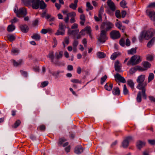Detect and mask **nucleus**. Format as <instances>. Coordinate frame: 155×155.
Masks as SVG:
<instances>
[{"mask_svg": "<svg viewBox=\"0 0 155 155\" xmlns=\"http://www.w3.org/2000/svg\"><path fill=\"white\" fill-rule=\"evenodd\" d=\"M155 34V30L150 28L147 31H144L141 33L139 39L142 40L143 39L147 40L153 36Z\"/></svg>", "mask_w": 155, "mask_h": 155, "instance_id": "1", "label": "nucleus"}, {"mask_svg": "<svg viewBox=\"0 0 155 155\" xmlns=\"http://www.w3.org/2000/svg\"><path fill=\"white\" fill-rule=\"evenodd\" d=\"M145 75L142 74L139 76L137 79V82L138 83L137 86V88L139 90H141L143 88H145L147 85V83L144 81Z\"/></svg>", "mask_w": 155, "mask_h": 155, "instance_id": "2", "label": "nucleus"}, {"mask_svg": "<svg viewBox=\"0 0 155 155\" xmlns=\"http://www.w3.org/2000/svg\"><path fill=\"white\" fill-rule=\"evenodd\" d=\"M40 1V0H23V2L25 5L31 4L32 8L35 9L39 8Z\"/></svg>", "mask_w": 155, "mask_h": 155, "instance_id": "3", "label": "nucleus"}, {"mask_svg": "<svg viewBox=\"0 0 155 155\" xmlns=\"http://www.w3.org/2000/svg\"><path fill=\"white\" fill-rule=\"evenodd\" d=\"M141 61L140 56H137V55H134L132 57L130 60L128 61L127 64L128 65H134L138 64Z\"/></svg>", "mask_w": 155, "mask_h": 155, "instance_id": "4", "label": "nucleus"}, {"mask_svg": "<svg viewBox=\"0 0 155 155\" xmlns=\"http://www.w3.org/2000/svg\"><path fill=\"white\" fill-rule=\"evenodd\" d=\"M114 26V25L109 21L103 22L100 26V28L102 30H104L107 32L110 30Z\"/></svg>", "mask_w": 155, "mask_h": 155, "instance_id": "5", "label": "nucleus"}, {"mask_svg": "<svg viewBox=\"0 0 155 155\" xmlns=\"http://www.w3.org/2000/svg\"><path fill=\"white\" fill-rule=\"evenodd\" d=\"M58 27V29L55 33V35H64L65 34L66 28L65 25L64 24L60 22L59 24Z\"/></svg>", "mask_w": 155, "mask_h": 155, "instance_id": "6", "label": "nucleus"}, {"mask_svg": "<svg viewBox=\"0 0 155 155\" xmlns=\"http://www.w3.org/2000/svg\"><path fill=\"white\" fill-rule=\"evenodd\" d=\"M14 12L15 13H16L17 16L18 17H24L27 13L26 9L24 8H20L17 10L15 9H14Z\"/></svg>", "mask_w": 155, "mask_h": 155, "instance_id": "7", "label": "nucleus"}, {"mask_svg": "<svg viewBox=\"0 0 155 155\" xmlns=\"http://www.w3.org/2000/svg\"><path fill=\"white\" fill-rule=\"evenodd\" d=\"M107 32L104 30H101V31L100 35L98 38L99 41L101 43H104L107 39Z\"/></svg>", "mask_w": 155, "mask_h": 155, "instance_id": "8", "label": "nucleus"}, {"mask_svg": "<svg viewBox=\"0 0 155 155\" xmlns=\"http://www.w3.org/2000/svg\"><path fill=\"white\" fill-rule=\"evenodd\" d=\"M133 140V138L132 136L127 137L122 143V147L124 148L127 147L129 146V142Z\"/></svg>", "mask_w": 155, "mask_h": 155, "instance_id": "9", "label": "nucleus"}, {"mask_svg": "<svg viewBox=\"0 0 155 155\" xmlns=\"http://www.w3.org/2000/svg\"><path fill=\"white\" fill-rule=\"evenodd\" d=\"M110 37L113 39H117L120 36L119 31L116 30H113L110 33Z\"/></svg>", "mask_w": 155, "mask_h": 155, "instance_id": "10", "label": "nucleus"}, {"mask_svg": "<svg viewBox=\"0 0 155 155\" xmlns=\"http://www.w3.org/2000/svg\"><path fill=\"white\" fill-rule=\"evenodd\" d=\"M117 82L119 81L123 83L126 82V81L124 77H122L120 74L117 73L114 76Z\"/></svg>", "mask_w": 155, "mask_h": 155, "instance_id": "11", "label": "nucleus"}, {"mask_svg": "<svg viewBox=\"0 0 155 155\" xmlns=\"http://www.w3.org/2000/svg\"><path fill=\"white\" fill-rule=\"evenodd\" d=\"M66 139L64 138H60L59 139V140L58 142V146H62L63 147H65L68 146V142H66L64 143L66 141Z\"/></svg>", "mask_w": 155, "mask_h": 155, "instance_id": "12", "label": "nucleus"}, {"mask_svg": "<svg viewBox=\"0 0 155 155\" xmlns=\"http://www.w3.org/2000/svg\"><path fill=\"white\" fill-rule=\"evenodd\" d=\"M107 3L110 10L113 12H114L116 10V7L114 3L111 0H108Z\"/></svg>", "mask_w": 155, "mask_h": 155, "instance_id": "13", "label": "nucleus"}, {"mask_svg": "<svg viewBox=\"0 0 155 155\" xmlns=\"http://www.w3.org/2000/svg\"><path fill=\"white\" fill-rule=\"evenodd\" d=\"M138 70L143 71L144 70V69L140 66H136L135 67L130 69V73L131 74H133Z\"/></svg>", "mask_w": 155, "mask_h": 155, "instance_id": "14", "label": "nucleus"}, {"mask_svg": "<svg viewBox=\"0 0 155 155\" xmlns=\"http://www.w3.org/2000/svg\"><path fill=\"white\" fill-rule=\"evenodd\" d=\"M83 147L80 145L76 147L74 149V152L77 154H80L83 151Z\"/></svg>", "mask_w": 155, "mask_h": 155, "instance_id": "15", "label": "nucleus"}, {"mask_svg": "<svg viewBox=\"0 0 155 155\" xmlns=\"http://www.w3.org/2000/svg\"><path fill=\"white\" fill-rule=\"evenodd\" d=\"M145 143L141 140H138L136 143V146L138 149L140 150L144 146Z\"/></svg>", "mask_w": 155, "mask_h": 155, "instance_id": "16", "label": "nucleus"}, {"mask_svg": "<svg viewBox=\"0 0 155 155\" xmlns=\"http://www.w3.org/2000/svg\"><path fill=\"white\" fill-rule=\"evenodd\" d=\"M121 65L119 61L118 60L116 61L114 63L115 70L117 72L119 71L121 69Z\"/></svg>", "mask_w": 155, "mask_h": 155, "instance_id": "17", "label": "nucleus"}, {"mask_svg": "<svg viewBox=\"0 0 155 155\" xmlns=\"http://www.w3.org/2000/svg\"><path fill=\"white\" fill-rule=\"evenodd\" d=\"M20 28L21 31L24 33H26L28 31V27L26 25H22L20 26Z\"/></svg>", "mask_w": 155, "mask_h": 155, "instance_id": "18", "label": "nucleus"}, {"mask_svg": "<svg viewBox=\"0 0 155 155\" xmlns=\"http://www.w3.org/2000/svg\"><path fill=\"white\" fill-rule=\"evenodd\" d=\"M47 58H49L50 59L51 62H54V52L53 51H49V54L47 56Z\"/></svg>", "mask_w": 155, "mask_h": 155, "instance_id": "19", "label": "nucleus"}, {"mask_svg": "<svg viewBox=\"0 0 155 155\" xmlns=\"http://www.w3.org/2000/svg\"><path fill=\"white\" fill-rule=\"evenodd\" d=\"M79 32V30L78 29L75 30H71L69 29L68 30V34L73 35L74 37L75 38V35L78 34Z\"/></svg>", "mask_w": 155, "mask_h": 155, "instance_id": "20", "label": "nucleus"}, {"mask_svg": "<svg viewBox=\"0 0 155 155\" xmlns=\"http://www.w3.org/2000/svg\"><path fill=\"white\" fill-rule=\"evenodd\" d=\"M146 13L152 20V18H153L155 16V12L153 11H147Z\"/></svg>", "mask_w": 155, "mask_h": 155, "instance_id": "21", "label": "nucleus"}, {"mask_svg": "<svg viewBox=\"0 0 155 155\" xmlns=\"http://www.w3.org/2000/svg\"><path fill=\"white\" fill-rule=\"evenodd\" d=\"M113 94L114 95H119L120 94V90L118 87H114L112 91Z\"/></svg>", "mask_w": 155, "mask_h": 155, "instance_id": "22", "label": "nucleus"}, {"mask_svg": "<svg viewBox=\"0 0 155 155\" xmlns=\"http://www.w3.org/2000/svg\"><path fill=\"white\" fill-rule=\"evenodd\" d=\"M78 2V0H75L74 3H71L69 5V7L75 10L77 7V3Z\"/></svg>", "mask_w": 155, "mask_h": 155, "instance_id": "23", "label": "nucleus"}, {"mask_svg": "<svg viewBox=\"0 0 155 155\" xmlns=\"http://www.w3.org/2000/svg\"><path fill=\"white\" fill-rule=\"evenodd\" d=\"M113 86L112 84L108 83L105 85L104 88L107 90L110 91L111 90Z\"/></svg>", "mask_w": 155, "mask_h": 155, "instance_id": "24", "label": "nucleus"}, {"mask_svg": "<svg viewBox=\"0 0 155 155\" xmlns=\"http://www.w3.org/2000/svg\"><path fill=\"white\" fill-rule=\"evenodd\" d=\"M97 57L99 58H103L106 56V54L104 52L99 51L97 53Z\"/></svg>", "mask_w": 155, "mask_h": 155, "instance_id": "25", "label": "nucleus"}, {"mask_svg": "<svg viewBox=\"0 0 155 155\" xmlns=\"http://www.w3.org/2000/svg\"><path fill=\"white\" fill-rule=\"evenodd\" d=\"M47 5L43 0L40 1L39 3V7L41 9H45Z\"/></svg>", "mask_w": 155, "mask_h": 155, "instance_id": "26", "label": "nucleus"}, {"mask_svg": "<svg viewBox=\"0 0 155 155\" xmlns=\"http://www.w3.org/2000/svg\"><path fill=\"white\" fill-rule=\"evenodd\" d=\"M23 60L20 59L18 62L16 61L15 60H13L12 62L14 66L17 67L21 65L23 62Z\"/></svg>", "mask_w": 155, "mask_h": 155, "instance_id": "27", "label": "nucleus"}, {"mask_svg": "<svg viewBox=\"0 0 155 155\" xmlns=\"http://www.w3.org/2000/svg\"><path fill=\"white\" fill-rule=\"evenodd\" d=\"M80 19L81 21H80V24L82 25H83L85 21V18L84 14H82L80 15Z\"/></svg>", "mask_w": 155, "mask_h": 155, "instance_id": "28", "label": "nucleus"}, {"mask_svg": "<svg viewBox=\"0 0 155 155\" xmlns=\"http://www.w3.org/2000/svg\"><path fill=\"white\" fill-rule=\"evenodd\" d=\"M63 54V52L61 51H59V54L57 52H56L55 53V57L57 59L61 58L62 57Z\"/></svg>", "mask_w": 155, "mask_h": 155, "instance_id": "29", "label": "nucleus"}, {"mask_svg": "<svg viewBox=\"0 0 155 155\" xmlns=\"http://www.w3.org/2000/svg\"><path fill=\"white\" fill-rule=\"evenodd\" d=\"M120 54L118 52L114 53L111 56L110 58L113 60H114Z\"/></svg>", "mask_w": 155, "mask_h": 155, "instance_id": "30", "label": "nucleus"}, {"mask_svg": "<svg viewBox=\"0 0 155 155\" xmlns=\"http://www.w3.org/2000/svg\"><path fill=\"white\" fill-rule=\"evenodd\" d=\"M127 84L129 86L132 88L133 89L134 87V83L132 80H129L127 81Z\"/></svg>", "mask_w": 155, "mask_h": 155, "instance_id": "31", "label": "nucleus"}, {"mask_svg": "<svg viewBox=\"0 0 155 155\" xmlns=\"http://www.w3.org/2000/svg\"><path fill=\"white\" fill-rule=\"evenodd\" d=\"M155 41V37L153 38L147 43V46L149 48L151 47L153 45Z\"/></svg>", "mask_w": 155, "mask_h": 155, "instance_id": "32", "label": "nucleus"}, {"mask_svg": "<svg viewBox=\"0 0 155 155\" xmlns=\"http://www.w3.org/2000/svg\"><path fill=\"white\" fill-rule=\"evenodd\" d=\"M15 29V27L12 24L9 25L7 28V31L9 32H12Z\"/></svg>", "mask_w": 155, "mask_h": 155, "instance_id": "33", "label": "nucleus"}, {"mask_svg": "<svg viewBox=\"0 0 155 155\" xmlns=\"http://www.w3.org/2000/svg\"><path fill=\"white\" fill-rule=\"evenodd\" d=\"M31 37L32 39L36 40H39L40 39V35L36 34H34Z\"/></svg>", "mask_w": 155, "mask_h": 155, "instance_id": "34", "label": "nucleus"}, {"mask_svg": "<svg viewBox=\"0 0 155 155\" xmlns=\"http://www.w3.org/2000/svg\"><path fill=\"white\" fill-rule=\"evenodd\" d=\"M7 37L9 40L11 41H14L15 39V37L12 34L8 35L7 36Z\"/></svg>", "mask_w": 155, "mask_h": 155, "instance_id": "35", "label": "nucleus"}, {"mask_svg": "<svg viewBox=\"0 0 155 155\" xmlns=\"http://www.w3.org/2000/svg\"><path fill=\"white\" fill-rule=\"evenodd\" d=\"M21 122L20 120H18L16 121L14 124L12 126L13 128H16L20 124Z\"/></svg>", "mask_w": 155, "mask_h": 155, "instance_id": "36", "label": "nucleus"}, {"mask_svg": "<svg viewBox=\"0 0 155 155\" xmlns=\"http://www.w3.org/2000/svg\"><path fill=\"white\" fill-rule=\"evenodd\" d=\"M136 49L137 48H133L130 50H128L127 51L128 54H133L135 53L136 52Z\"/></svg>", "mask_w": 155, "mask_h": 155, "instance_id": "37", "label": "nucleus"}, {"mask_svg": "<svg viewBox=\"0 0 155 155\" xmlns=\"http://www.w3.org/2000/svg\"><path fill=\"white\" fill-rule=\"evenodd\" d=\"M137 100L138 102H140L141 101V92L139 91L137 94Z\"/></svg>", "mask_w": 155, "mask_h": 155, "instance_id": "38", "label": "nucleus"}, {"mask_svg": "<svg viewBox=\"0 0 155 155\" xmlns=\"http://www.w3.org/2000/svg\"><path fill=\"white\" fill-rule=\"evenodd\" d=\"M123 92L124 94L125 95H127L129 93V91L127 89L125 84L124 85Z\"/></svg>", "mask_w": 155, "mask_h": 155, "instance_id": "39", "label": "nucleus"}, {"mask_svg": "<svg viewBox=\"0 0 155 155\" xmlns=\"http://www.w3.org/2000/svg\"><path fill=\"white\" fill-rule=\"evenodd\" d=\"M144 67L146 68H150L151 66V64L147 61L144 62L143 64Z\"/></svg>", "mask_w": 155, "mask_h": 155, "instance_id": "40", "label": "nucleus"}, {"mask_svg": "<svg viewBox=\"0 0 155 155\" xmlns=\"http://www.w3.org/2000/svg\"><path fill=\"white\" fill-rule=\"evenodd\" d=\"M142 90V94L143 97L145 99H147V95L145 93L146 89L145 88H143L141 89Z\"/></svg>", "mask_w": 155, "mask_h": 155, "instance_id": "41", "label": "nucleus"}, {"mask_svg": "<svg viewBox=\"0 0 155 155\" xmlns=\"http://www.w3.org/2000/svg\"><path fill=\"white\" fill-rule=\"evenodd\" d=\"M61 71H58L57 72H53L51 73L52 75L55 77L56 78H58L59 74L60 73Z\"/></svg>", "mask_w": 155, "mask_h": 155, "instance_id": "42", "label": "nucleus"}, {"mask_svg": "<svg viewBox=\"0 0 155 155\" xmlns=\"http://www.w3.org/2000/svg\"><path fill=\"white\" fill-rule=\"evenodd\" d=\"M67 15L69 17H74L76 16V14L74 12H72L67 14Z\"/></svg>", "mask_w": 155, "mask_h": 155, "instance_id": "43", "label": "nucleus"}, {"mask_svg": "<svg viewBox=\"0 0 155 155\" xmlns=\"http://www.w3.org/2000/svg\"><path fill=\"white\" fill-rule=\"evenodd\" d=\"M154 77V75L153 73H150V74L149 77H148V82H150L151 81L153 80Z\"/></svg>", "mask_w": 155, "mask_h": 155, "instance_id": "44", "label": "nucleus"}, {"mask_svg": "<svg viewBox=\"0 0 155 155\" xmlns=\"http://www.w3.org/2000/svg\"><path fill=\"white\" fill-rule=\"evenodd\" d=\"M119 43L121 46L124 47L125 46V39L122 38L119 41Z\"/></svg>", "mask_w": 155, "mask_h": 155, "instance_id": "45", "label": "nucleus"}, {"mask_svg": "<svg viewBox=\"0 0 155 155\" xmlns=\"http://www.w3.org/2000/svg\"><path fill=\"white\" fill-rule=\"evenodd\" d=\"M107 78V76L106 75H105L104 77H102L101 78V83L102 84L105 81Z\"/></svg>", "mask_w": 155, "mask_h": 155, "instance_id": "46", "label": "nucleus"}, {"mask_svg": "<svg viewBox=\"0 0 155 155\" xmlns=\"http://www.w3.org/2000/svg\"><path fill=\"white\" fill-rule=\"evenodd\" d=\"M126 3L125 0H123L120 3V6L123 8L126 7Z\"/></svg>", "mask_w": 155, "mask_h": 155, "instance_id": "47", "label": "nucleus"}, {"mask_svg": "<svg viewBox=\"0 0 155 155\" xmlns=\"http://www.w3.org/2000/svg\"><path fill=\"white\" fill-rule=\"evenodd\" d=\"M48 84V81H44L42 82L41 85V87H44L47 86Z\"/></svg>", "mask_w": 155, "mask_h": 155, "instance_id": "48", "label": "nucleus"}, {"mask_svg": "<svg viewBox=\"0 0 155 155\" xmlns=\"http://www.w3.org/2000/svg\"><path fill=\"white\" fill-rule=\"evenodd\" d=\"M115 16L118 18H120L121 17L120 12L119 10H117L115 12Z\"/></svg>", "mask_w": 155, "mask_h": 155, "instance_id": "49", "label": "nucleus"}, {"mask_svg": "<svg viewBox=\"0 0 155 155\" xmlns=\"http://www.w3.org/2000/svg\"><path fill=\"white\" fill-rule=\"evenodd\" d=\"M38 129L41 131H45L46 129V127L45 125H42L38 127L37 129Z\"/></svg>", "mask_w": 155, "mask_h": 155, "instance_id": "50", "label": "nucleus"}, {"mask_svg": "<svg viewBox=\"0 0 155 155\" xmlns=\"http://www.w3.org/2000/svg\"><path fill=\"white\" fill-rule=\"evenodd\" d=\"M78 41L76 40L75 39L74 40L73 42V47H74V49H75V47H76L78 45Z\"/></svg>", "mask_w": 155, "mask_h": 155, "instance_id": "51", "label": "nucleus"}, {"mask_svg": "<svg viewBox=\"0 0 155 155\" xmlns=\"http://www.w3.org/2000/svg\"><path fill=\"white\" fill-rule=\"evenodd\" d=\"M12 52L14 54H17L19 53V50L17 48L13 49L12 50Z\"/></svg>", "mask_w": 155, "mask_h": 155, "instance_id": "52", "label": "nucleus"}, {"mask_svg": "<svg viewBox=\"0 0 155 155\" xmlns=\"http://www.w3.org/2000/svg\"><path fill=\"white\" fill-rule=\"evenodd\" d=\"M20 72L22 75L24 76L25 77H27L28 74L26 71H23L22 70H21L20 71Z\"/></svg>", "mask_w": 155, "mask_h": 155, "instance_id": "53", "label": "nucleus"}, {"mask_svg": "<svg viewBox=\"0 0 155 155\" xmlns=\"http://www.w3.org/2000/svg\"><path fill=\"white\" fill-rule=\"evenodd\" d=\"M71 81L74 83H81V81L77 79H72L71 80Z\"/></svg>", "mask_w": 155, "mask_h": 155, "instance_id": "54", "label": "nucleus"}, {"mask_svg": "<svg viewBox=\"0 0 155 155\" xmlns=\"http://www.w3.org/2000/svg\"><path fill=\"white\" fill-rule=\"evenodd\" d=\"M86 6L90 10H91L93 8V7L91 5L90 3L89 2H87Z\"/></svg>", "mask_w": 155, "mask_h": 155, "instance_id": "55", "label": "nucleus"}, {"mask_svg": "<svg viewBox=\"0 0 155 155\" xmlns=\"http://www.w3.org/2000/svg\"><path fill=\"white\" fill-rule=\"evenodd\" d=\"M115 26L120 29H121L123 27L120 22L116 23Z\"/></svg>", "mask_w": 155, "mask_h": 155, "instance_id": "56", "label": "nucleus"}, {"mask_svg": "<svg viewBox=\"0 0 155 155\" xmlns=\"http://www.w3.org/2000/svg\"><path fill=\"white\" fill-rule=\"evenodd\" d=\"M85 30L87 31V33L89 34V33H91V28L90 26L86 27Z\"/></svg>", "mask_w": 155, "mask_h": 155, "instance_id": "57", "label": "nucleus"}, {"mask_svg": "<svg viewBox=\"0 0 155 155\" xmlns=\"http://www.w3.org/2000/svg\"><path fill=\"white\" fill-rule=\"evenodd\" d=\"M148 141L151 145H153L155 144V140H148Z\"/></svg>", "mask_w": 155, "mask_h": 155, "instance_id": "58", "label": "nucleus"}, {"mask_svg": "<svg viewBox=\"0 0 155 155\" xmlns=\"http://www.w3.org/2000/svg\"><path fill=\"white\" fill-rule=\"evenodd\" d=\"M69 37H66L64 39V43L66 44L67 45H68L69 43Z\"/></svg>", "mask_w": 155, "mask_h": 155, "instance_id": "59", "label": "nucleus"}, {"mask_svg": "<svg viewBox=\"0 0 155 155\" xmlns=\"http://www.w3.org/2000/svg\"><path fill=\"white\" fill-rule=\"evenodd\" d=\"M126 45L127 46H129L130 45V42L128 38H127L126 40Z\"/></svg>", "mask_w": 155, "mask_h": 155, "instance_id": "60", "label": "nucleus"}, {"mask_svg": "<svg viewBox=\"0 0 155 155\" xmlns=\"http://www.w3.org/2000/svg\"><path fill=\"white\" fill-rule=\"evenodd\" d=\"M147 7L149 8L155 7V2L150 4L147 6Z\"/></svg>", "mask_w": 155, "mask_h": 155, "instance_id": "61", "label": "nucleus"}, {"mask_svg": "<svg viewBox=\"0 0 155 155\" xmlns=\"http://www.w3.org/2000/svg\"><path fill=\"white\" fill-rule=\"evenodd\" d=\"M153 59V57L151 55H148L147 57V59L150 61H152Z\"/></svg>", "mask_w": 155, "mask_h": 155, "instance_id": "62", "label": "nucleus"}, {"mask_svg": "<svg viewBox=\"0 0 155 155\" xmlns=\"http://www.w3.org/2000/svg\"><path fill=\"white\" fill-rule=\"evenodd\" d=\"M73 68L72 65H69L68 66L67 69L69 71H71L73 70Z\"/></svg>", "mask_w": 155, "mask_h": 155, "instance_id": "63", "label": "nucleus"}, {"mask_svg": "<svg viewBox=\"0 0 155 155\" xmlns=\"http://www.w3.org/2000/svg\"><path fill=\"white\" fill-rule=\"evenodd\" d=\"M149 98L152 102H155V98L152 96H149Z\"/></svg>", "mask_w": 155, "mask_h": 155, "instance_id": "64", "label": "nucleus"}]
</instances>
